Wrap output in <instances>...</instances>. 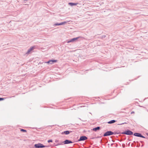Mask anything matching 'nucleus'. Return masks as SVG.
I'll use <instances>...</instances> for the list:
<instances>
[{
    "label": "nucleus",
    "instance_id": "1",
    "mask_svg": "<svg viewBox=\"0 0 148 148\" xmlns=\"http://www.w3.org/2000/svg\"><path fill=\"white\" fill-rule=\"evenodd\" d=\"M122 134H125L127 135H134L136 136L146 138V137L143 136L140 133L136 132L133 134V132L129 129H127L125 131L121 133Z\"/></svg>",
    "mask_w": 148,
    "mask_h": 148
},
{
    "label": "nucleus",
    "instance_id": "2",
    "mask_svg": "<svg viewBox=\"0 0 148 148\" xmlns=\"http://www.w3.org/2000/svg\"><path fill=\"white\" fill-rule=\"evenodd\" d=\"M34 147L35 148H42L47 147L48 146L39 143L35 144L34 145Z\"/></svg>",
    "mask_w": 148,
    "mask_h": 148
},
{
    "label": "nucleus",
    "instance_id": "3",
    "mask_svg": "<svg viewBox=\"0 0 148 148\" xmlns=\"http://www.w3.org/2000/svg\"><path fill=\"white\" fill-rule=\"evenodd\" d=\"M112 135H113V132L111 131H107L106 132H105L103 135V136L105 137L106 136H110Z\"/></svg>",
    "mask_w": 148,
    "mask_h": 148
},
{
    "label": "nucleus",
    "instance_id": "4",
    "mask_svg": "<svg viewBox=\"0 0 148 148\" xmlns=\"http://www.w3.org/2000/svg\"><path fill=\"white\" fill-rule=\"evenodd\" d=\"M80 37H78L76 38H73L70 39L67 42V43H70L71 42H73L76 41Z\"/></svg>",
    "mask_w": 148,
    "mask_h": 148
},
{
    "label": "nucleus",
    "instance_id": "5",
    "mask_svg": "<svg viewBox=\"0 0 148 148\" xmlns=\"http://www.w3.org/2000/svg\"><path fill=\"white\" fill-rule=\"evenodd\" d=\"M88 139V138L86 136H81L79 139L78 140V141H84Z\"/></svg>",
    "mask_w": 148,
    "mask_h": 148
},
{
    "label": "nucleus",
    "instance_id": "6",
    "mask_svg": "<svg viewBox=\"0 0 148 148\" xmlns=\"http://www.w3.org/2000/svg\"><path fill=\"white\" fill-rule=\"evenodd\" d=\"M62 143L64 144H67L73 143L71 140H68L66 139L64 141L62 142Z\"/></svg>",
    "mask_w": 148,
    "mask_h": 148
},
{
    "label": "nucleus",
    "instance_id": "7",
    "mask_svg": "<svg viewBox=\"0 0 148 148\" xmlns=\"http://www.w3.org/2000/svg\"><path fill=\"white\" fill-rule=\"evenodd\" d=\"M57 61V60H51L46 62V63L49 64H52L53 63L56 62Z\"/></svg>",
    "mask_w": 148,
    "mask_h": 148
},
{
    "label": "nucleus",
    "instance_id": "8",
    "mask_svg": "<svg viewBox=\"0 0 148 148\" xmlns=\"http://www.w3.org/2000/svg\"><path fill=\"white\" fill-rule=\"evenodd\" d=\"M35 47H36L35 46H33L32 47H31L29 49H28V50L27 51V52L26 53V54H29L31 51L33 50L35 48Z\"/></svg>",
    "mask_w": 148,
    "mask_h": 148
},
{
    "label": "nucleus",
    "instance_id": "9",
    "mask_svg": "<svg viewBox=\"0 0 148 148\" xmlns=\"http://www.w3.org/2000/svg\"><path fill=\"white\" fill-rule=\"evenodd\" d=\"M71 132V131H69V130H66L65 131H64V132H62L61 134L62 135L63 134H65V135H68Z\"/></svg>",
    "mask_w": 148,
    "mask_h": 148
},
{
    "label": "nucleus",
    "instance_id": "10",
    "mask_svg": "<svg viewBox=\"0 0 148 148\" xmlns=\"http://www.w3.org/2000/svg\"><path fill=\"white\" fill-rule=\"evenodd\" d=\"M69 4L72 6L74 5H80V4H79L78 3H74L73 2H70L69 3Z\"/></svg>",
    "mask_w": 148,
    "mask_h": 148
},
{
    "label": "nucleus",
    "instance_id": "11",
    "mask_svg": "<svg viewBox=\"0 0 148 148\" xmlns=\"http://www.w3.org/2000/svg\"><path fill=\"white\" fill-rule=\"evenodd\" d=\"M100 129V127L99 126H97L94 127L92 129V130L95 131L96 132L97 130H99Z\"/></svg>",
    "mask_w": 148,
    "mask_h": 148
},
{
    "label": "nucleus",
    "instance_id": "12",
    "mask_svg": "<svg viewBox=\"0 0 148 148\" xmlns=\"http://www.w3.org/2000/svg\"><path fill=\"white\" fill-rule=\"evenodd\" d=\"M116 121L114 120H112L108 122V124H112L116 122Z\"/></svg>",
    "mask_w": 148,
    "mask_h": 148
},
{
    "label": "nucleus",
    "instance_id": "13",
    "mask_svg": "<svg viewBox=\"0 0 148 148\" xmlns=\"http://www.w3.org/2000/svg\"><path fill=\"white\" fill-rule=\"evenodd\" d=\"M113 134H121V132L118 131H114V132H113Z\"/></svg>",
    "mask_w": 148,
    "mask_h": 148
},
{
    "label": "nucleus",
    "instance_id": "14",
    "mask_svg": "<svg viewBox=\"0 0 148 148\" xmlns=\"http://www.w3.org/2000/svg\"><path fill=\"white\" fill-rule=\"evenodd\" d=\"M62 142H61L60 143H58L57 144H56V145H55V146H57L59 145H62Z\"/></svg>",
    "mask_w": 148,
    "mask_h": 148
},
{
    "label": "nucleus",
    "instance_id": "15",
    "mask_svg": "<svg viewBox=\"0 0 148 148\" xmlns=\"http://www.w3.org/2000/svg\"><path fill=\"white\" fill-rule=\"evenodd\" d=\"M20 131L21 132H27L26 130L23 129H21Z\"/></svg>",
    "mask_w": 148,
    "mask_h": 148
},
{
    "label": "nucleus",
    "instance_id": "16",
    "mask_svg": "<svg viewBox=\"0 0 148 148\" xmlns=\"http://www.w3.org/2000/svg\"><path fill=\"white\" fill-rule=\"evenodd\" d=\"M53 25L54 26H58V25H60V23H56L54 24Z\"/></svg>",
    "mask_w": 148,
    "mask_h": 148
},
{
    "label": "nucleus",
    "instance_id": "17",
    "mask_svg": "<svg viewBox=\"0 0 148 148\" xmlns=\"http://www.w3.org/2000/svg\"><path fill=\"white\" fill-rule=\"evenodd\" d=\"M67 23V22H66V21H64V22H62L61 23H60V25H63L66 23Z\"/></svg>",
    "mask_w": 148,
    "mask_h": 148
},
{
    "label": "nucleus",
    "instance_id": "18",
    "mask_svg": "<svg viewBox=\"0 0 148 148\" xmlns=\"http://www.w3.org/2000/svg\"><path fill=\"white\" fill-rule=\"evenodd\" d=\"M5 98H3L0 97V101L3 100Z\"/></svg>",
    "mask_w": 148,
    "mask_h": 148
},
{
    "label": "nucleus",
    "instance_id": "19",
    "mask_svg": "<svg viewBox=\"0 0 148 148\" xmlns=\"http://www.w3.org/2000/svg\"><path fill=\"white\" fill-rule=\"evenodd\" d=\"M53 141V140H52L51 139H49V140L48 141H47V142L48 143H49L50 142H52Z\"/></svg>",
    "mask_w": 148,
    "mask_h": 148
},
{
    "label": "nucleus",
    "instance_id": "20",
    "mask_svg": "<svg viewBox=\"0 0 148 148\" xmlns=\"http://www.w3.org/2000/svg\"><path fill=\"white\" fill-rule=\"evenodd\" d=\"M106 37V35H103L101 36V38L102 39H103V38H105Z\"/></svg>",
    "mask_w": 148,
    "mask_h": 148
},
{
    "label": "nucleus",
    "instance_id": "21",
    "mask_svg": "<svg viewBox=\"0 0 148 148\" xmlns=\"http://www.w3.org/2000/svg\"><path fill=\"white\" fill-rule=\"evenodd\" d=\"M59 142V140H58L56 139L55 140V143H57Z\"/></svg>",
    "mask_w": 148,
    "mask_h": 148
},
{
    "label": "nucleus",
    "instance_id": "22",
    "mask_svg": "<svg viewBox=\"0 0 148 148\" xmlns=\"http://www.w3.org/2000/svg\"><path fill=\"white\" fill-rule=\"evenodd\" d=\"M122 146H123V148L125 147V144H122Z\"/></svg>",
    "mask_w": 148,
    "mask_h": 148
},
{
    "label": "nucleus",
    "instance_id": "23",
    "mask_svg": "<svg viewBox=\"0 0 148 148\" xmlns=\"http://www.w3.org/2000/svg\"><path fill=\"white\" fill-rule=\"evenodd\" d=\"M125 123H127L125 122V123H121V124H119V125H123V124H125Z\"/></svg>",
    "mask_w": 148,
    "mask_h": 148
},
{
    "label": "nucleus",
    "instance_id": "24",
    "mask_svg": "<svg viewBox=\"0 0 148 148\" xmlns=\"http://www.w3.org/2000/svg\"><path fill=\"white\" fill-rule=\"evenodd\" d=\"M134 113V111H132V112H131V114H133V113Z\"/></svg>",
    "mask_w": 148,
    "mask_h": 148
},
{
    "label": "nucleus",
    "instance_id": "25",
    "mask_svg": "<svg viewBox=\"0 0 148 148\" xmlns=\"http://www.w3.org/2000/svg\"><path fill=\"white\" fill-rule=\"evenodd\" d=\"M28 0H24V2H25V1H27Z\"/></svg>",
    "mask_w": 148,
    "mask_h": 148
},
{
    "label": "nucleus",
    "instance_id": "26",
    "mask_svg": "<svg viewBox=\"0 0 148 148\" xmlns=\"http://www.w3.org/2000/svg\"><path fill=\"white\" fill-rule=\"evenodd\" d=\"M113 143H112V144H111V146H112V145H113Z\"/></svg>",
    "mask_w": 148,
    "mask_h": 148
},
{
    "label": "nucleus",
    "instance_id": "27",
    "mask_svg": "<svg viewBox=\"0 0 148 148\" xmlns=\"http://www.w3.org/2000/svg\"><path fill=\"white\" fill-rule=\"evenodd\" d=\"M77 5V7H79V5ZM80 5V4L79 5Z\"/></svg>",
    "mask_w": 148,
    "mask_h": 148
},
{
    "label": "nucleus",
    "instance_id": "28",
    "mask_svg": "<svg viewBox=\"0 0 148 148\" xmlns=\"http://www.w3.org/2000/svg\"><path fill=\"white\" fill-rule=\"evenodd\" d=\"M55 145H56L55 143L54 144V145L55 146Z\"/></svg>",
    "mask_w": 148,
    "mask_h": 148
},
{
    "label": "nucleus",
    "instance_id": "29",
    "mask_svg": "<svg viewBox=\"0 0 148 148\" xmlns=\"http://www.w3.org/2000/svg\"><path fill=\"white\" fill-rule=\"evenodd\" d=\"M147 135L148 136V133H147Z\"/></svg>",
    "mask_w": 148,
    "mask_h": 148
},
{
    "label": "nucleus",
    "instance_id": "30",
    "mask_svg": "<svg viewBox=\"0 0 148 148\" xmlns=\"http://www.w3.org/2000/svg\"><path fill=\"white\" fill-rule=\"evenodd\" d=\"M15 97V96H12V97Z\"/></svg>",
    "mask_w": 148,
    "mask_h": 148
}]
</instances>
